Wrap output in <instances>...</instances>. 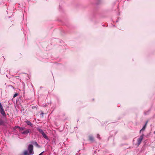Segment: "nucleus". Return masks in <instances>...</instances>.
I'll return each instance as SVG.
<instances>
[{
	"label": "nucleus",
	"instance_id": "obj_11",
	"mask_svg": "<svg viewBox=\"0 0 155 155\" xmlns=\"http://www.w3.org/2000/svg\"><path fill=\"white\" fill-rule=\"evenodd\" d=\"M18 95V94L17 93H15L14 96H13V98H15V97H16L17 96V95Z\"/></svg>",
	"mask_w": 155,
	"mask_h": 155
},
{
	"label": "nucleus",
	"instance_id": "obj_9",
	"mask_svg": "<svg viewBox=\"0 0 155 155\" xmlns=\"http://www.w3.org/2000/svg\"><path fill=\"white\" fill-rule=\"evenodd\" d=\"M35 144L36 147L39 148L40 147V146L36 142H35Z\"/></svg>",
	"mask_w": 155,
	"mask_h": 155
},
{
	"label": "nucleus",
	"instance_id": "obj_7",
	"mask_svg": "<svg viewBox=\"0 0 155 155\" xmlns=\"http://www.w3.org/2000/svg\"><path fill=\"white\" fill-rule=\"evenodd\" d=\"M89 140L91 142H94V137L91 136H89Z\"/></svg>",
	"mask_w": 155,
	"mask_h": 155
},
{
	"label": "nucleus",
	"instance_id": "obj_18",
	"mask_svg": "<svg viewBox=\"0 0 155 155\" xmlns=\"http://www.w3.org/2000/svg\"><path fill=\"white\" fill-rule=\"evenodd\" d=\"M154 134H155V131L154 132Z\"/></svg>",
	"mask_w": 155,
	"mask_h": 155
},
{
	"label": "nucleus",
	"instance_id": "obj_1",
	"mask_svg": "<svg viewBox=\"0 0 155 155\" xmlns=\"http://www.w3.org/2000/svg\"><path fill=\"white\" fill-rule=\"evenodd\" d=\"M28 149L29 153H28V151L27 150H25L24 152V155H30L34 154L33 146L32 145L29 144L28 147Z\"/></svg>",
	"mask_w": 155,
	"mask_h": 155
},
{
	"label": "nucleus",
	"instance_id": "obj_12",
	"mask_svg": "<svg viewBox=\"0 0 155 155\" xmlns=\"http://www.w3.org/2000/svg\"><path fill=\"white\" fill-rule=\"evenodd\" d=\"M3 123V122L2 120L0 121V125L2 124Z\"/></svg>",
	"mask_w": 155,
	"mask_h": 155
},
{
	"label": "nucleus",
	"instance_id": "obj_4",
	"mask_svg": "<svg viewBox=\"0 0 155 155\" xmlns=\"http://www.w3.org/2000/svg\"><path fill=\"white\" fill-rule=\"evenodd\" d=\"M144 136L143 134H142L138 139L137 140V144L138 146H139L141 143V142L143 139V137Z\"/></svg>",
	"mask_w": 155,
	"mask_h": 155
},
{
	"label": "nucleus",
	"instance_id": "obj_3",
	"mask_svg": "<svg viewBox=\"0 0 155 155\" xmlns=\"http://www.w3.org/2000/svg\"><path fill=\"white\" fill-rule=\"evenodd\" d=\"M0 112L2 115L3 117H6V114L5 111H4V109L3 108V106L1 104V103L0 102Z\"/></svg>",
	"mask_w": 155,
	"mask_h": 155
},
{
	"label": "nucleus",
	"instance_id": "obj_2",
	"mask_svg": "<svg viewBox=\"0 0 155 155\" xmlns=\"http://www.w3.org/2000/svg\"><path fill=\"white\" fill-rule=\"evenodd\" d=\"M38 130L40 133L43 136V137L46 140H48V138L46 134L41 129H38Z\"/></svg>",
	"mask_w": 155,
	"mask_h": 155
},
{
	"label": "nucleus",
	"instance_id": "obj_5",
	"mask_svg": "<svg viewBox=\"0 0 155 155\" xmlns=\"http://www.w3.org/2000/svg\"><path fill=\"white\" fill-rule=\"evenodd\" d=\"M31 130L30 129H27L21 132L22 134L27 135L30 132Z\"/></svg>",
	"mask_w": 155,
	"mask_h": 155
},
{
	"label": "nucleus",
	"instance_id": "obj_14",
	"mask_svg": "<svg viewBox=\"0 0 155 155\" xmlns=\"http://www.w3.org/2000/svg\"><path fill=\"white\" fill-rule=\"evenodd\" d=\"M20 127L19 126H15V129H16V128H19V129H20Z\"/></svg>",
	"mask_w": 155,
	"mask_h": 155
},
{
	"label": "nucleus",
	"instance_id": "obj_13",
	"mask_svg": "<svg viewBox=\"0 0 155 155\" xmlns=\"http://www.w3.org/2000/svg\"><path fill=\"white\" fill-rule=\"evenodd\" d=\"M97 138H99V139H101L100 137V135L99 134H97Z\"/></svg>",
	"mask_w": 155,
	"mask_h": 155
},
{
	"label": "nucleus",
	"instance_id": "obj_10",
	"mask_svg": "<svg viewBox=\"0 0 155 155\" xmlns=\"http://www.w3.org/2000/svg\"><path fill=\"white\" fill-rule=\"evenodd\" d=\"M26 129L25 127H20L19 129V130H25Z\"/></svg>",
	"mask_w": 155,
	"mask_h": 155
},
{
	"label": "nucleus",
	"instance_id": "obj_6",
	"mask_svg": "<svg viewBox=\"0 0 155 155\" xmlns=\"http://www.w3.org/2000/svg\"><path fill=\"white\" fill-rule=\"evenodd\" d=\"M25 122L28 125H29L31 127H33V124L31 123L30 121L26 120Z\"/></svg>",
	"mask_w": 155,
	"mask_h": 155
},
{
	"label": "nucleus",
	"instance_id": "obj_17",
	"mask_svg": "<svg viewBox=\"0 0 155 155\" xmlns=\"http://www.w3.org/2000/svg\"><path fill=\"white\" fill-rule=\"evenodd\" d=\"M44 152V151L42 152L41 153H40L39 155H43V153Z\"/></svg>",
	"mask_w": 155,
	"mask_h": 155
},
{
	"label": "nucleus",
	"instance_id": "obj_15",
	"mask_svg": "<svg viewBox=\"0 0 155 155\" xmlns=\"http://www.w3.org/2000/svg\"><path fill=\"white\" fill-rule=\"evenodd\" d=\"M32 108L33 109H36V107L35 106H32Z\"/></svg>",
	"mask_w": 155,
	"mask_h": 155
},
{
	"label": "nucleus",
	"instance_id": "obj_8",
	"mask_svg": "<svg viewBox=\"0 0 155 155\" xmlns=\"http://www.w3.org/2000/svg\"><path fill=\"white\" fill-rule=\"evenodd\" d=\"M147 122L143 126V127L140 130V133L141 131L142 130H145V129L146 127V125H147Z\"/></svg>",
	"mask_w": 155,
	"mask_h": 155
},
{
	"label": "nucleus",
	"instance_id": "obj_16",
	"mask_svg": "<svg viewBox=\"0 0 155 155\" xmlns=\"http://www.w3.org/2000/svg\"><path fill=\"white\" fill-rule=\"evenodd\" d=\"M44 114V113L43 112H42L40 114L42 116V117H43V115Z\"/></svg>",
	"mask_w": 155,
	"mask_h": 155
}]
</instances>
